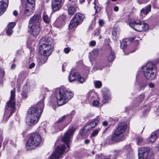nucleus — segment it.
<instances>
[{
    "label": "nucleus",
    "mask_w": 159,
    "mask_h": 159,
    "mask_svg": "<svg viewBox=\"0 0 159 159\" xmlns=\"http://www.w3.org/2000/svg\"><path fill=\"white\" fill-rule=\"evenodd\" d=\"M44 99L45 97H43L36 105L28 109L26 122L29 125L32 126L38 122L44 108Z\"/></svg>",
    "instance_id": "obj_1"
},
{
    "label": "nucleus",
    "mask_w": 159,
    "mask_h": 159,
    "mask_svg": "<svg viewBox=\"0 0 159 159\" xmlns=\"http://www.w3.org/2000/svg\"><path fill=\"white\" fill-rule=\"evenodd\" d=\"M54 93L57 103L59 106L63 105L67 103L74 95L70 89L64 87L56 89Z\"/></svg>",
    "instance_id": "obj_2"
},
{
    "label": "nucleus",
    "mask_w": 159,
    "mask_h": 159,
    "mask_svg": "<svg viewBox=\"0 0 159 159\" xmlns=\"http://www.w3.org/2000/svg\"><path fill=\"white\" fill-rule=\"evenodd\" d=\"M39 53L44 56H49L52 52L54 42L50 37L44 38L39 41Z\"/></svg>",
    "instance_id": "obj_3"
},
{
    "label": "nucleus",
    "mask_w": 159,
    "mask_h": 159,
    "mask_svg": "<svg viewBox=\"0 0 159 159\" xmlns=\"http://www.w3.org/2000/svg\"><path fill=\"white\" fill-rule=\"evenodd\" d=\"M15 88H14L13 90L11 91L10 100L7 102L6 106V110L3 118V120L5 121H7L8 120L15 111L14 110L15 108Z\"/></svg>",
    "instance_id": "obj_4"
},
{
    "label": "nucleus",
    "mask_w": 159,
    "mask_h": 159,
    "mask_svg": "<svg viewBox=\"0 0 159 159\" xmlns=\"http://www.w3.org/2000/svg\"><path fill=\"white\" fill-rule=\"evenodd\" d=\"M127 127L126 122L120 123L114 134L111 137V140L113 141L119 142L122 141L125 139L123 133L125 131Z\"/></svg>",
    "instance_id": "obj_5"
},
{
    "label": "nucleus",
    "mask_w": 159,
    "mask_h": 159,
    "mask_svg": "<svg viewBox=\"0 0 159 159\" xmlns=\"http://www.w3.org/2000/svg\"><path fill=\"white\" fill-rule=\"evenodd\" d=\"M157 68L155 65L151 62H148L142 67L144 75L147 79L153 80L156 76Z\"/></svg>",
    "instance_id": "obj_6"
},
{
    "label": "nucleus",
    "mask_w": 159,
    "mask_h": 159,
    "mask_svg": "<svg viewBox=\"0 0 159 159\" xmlns=\"http://www.w3.org/2000/svg\"><path fill=\"white\" fill-rule=\"evenodd\" d=\"M41 142V137L38 133L32 134L30 135L26 144L28 150L34 149Z\"/></svg>",
    "instance_id": "obj_7"
},
{
    "label": "nucleus",
    "mask_w": 159,
    "mask_h": 159,
    "mask_svg": "<svg viewBox=\"0 0 159 159\" xmlns=\"http://www.w3.org/2000/svg\"><path fill=\"white\" fill-rule=\"evenodd\" d=\"M129 25L134 30L139 32L146 31L149 28V25L144 21L139 19L131 21Z\"/></svg>",
    "instance_id": "obj_8"
},
{
    "label": "nucleus",
    "mask_w": 159,
    "mask_h": 159,
    "mask_svg": "<svg viewBox=\"0 0 159 159\" xmlns=\"http://www.w3.org/2000/svg\"><path fill=\"white\" fill-rule=\"evenodd\" d=\"M22 4L24 8V15L29 16L33 12L35 9L34 0H21Z\"/></svg>",
    "instance_id": "obj_9"
},
{
    "label": "nucleus",
    "mask_w": 159,
    "mask_h": 159,
    "mask_svg": "<svg viewBox=\"0 0 159 159\" xmlns=\"http://www.w3.org/2000/svg\"><path fill=\"white\" fill-rule=\"evenodd\" d=\"M84 15L80 13H77L70 20L69 25L70 29L75 28L81 23L84 18Z\"/></svg>",
    "instance_id": "obj_10"
},
{
    "label": "nucleus",
    "mask_w": 159,
    "mask_h": 159,
    "mask_svg": "<svg viewBox=\"0 0 159 159\" xmlns=\"http://www.w3.org/2000/svg\"><path fill=\"white\" fill-rule=\"evenodd\" d=\"M66 146L64 144L60 145L56 148L55 151L49 157L48 159H61Z\"/></svg>",
    "instance_id": "obj_11"
},
{
    "label": "nucleus",
    "mask_w": 159,
    "mask_h": 159,
    "mask_svg": "<svg viewBox=\"0 0 159 159\" xmlns=\"http://www.w3.org/2000/svg\"><path fill=\"white\" fill-rule=\"evenodd\" d=\"M74 69H72L68 77L70 82H72L75 80H77L80 83H82L85 81V79L81 77L78 73L75 72Z\"/></svg>",
    "instance_id": "obj_12"
},
{
    "label": "nucleus",
    "mask_w": 159,
    "mask_h": 159,
    "mask_svg": "<svg viewBox=\"0 0 159 159\" xmlns=\"http://www.w3.org/2000/svg\"><path fill=\"white\" fill-rule=\"evenodd\" d=\"M75 131V129L72 127L69 129L65 133L64 136L62 138V141L64 143L66 144L68 148H69V143Z\"/></svg>",
    "instance_id": "obj_13"
},
{
    "label": "nucleus",
    "mask_w": 159,
    "mask_h": 159,
    "mask_svg": "<svg viewBox=\"0 0 159 159\" xmlns=\"http://www.w3.org/2000/svg\"><path fill=\"white\" fill-rule=\"evenodd\" d=\"M76 0H70L68 2V12L70 15H73L78 9L76 4Z\"/></svg>",
    "instance_id": "obj_14"
},
{
    "label": "nucleus",
    "mask_w": 159,
    "mask_h": 159,
    "mask_svg": "<svg viewBox=\"0 0 159 159\" xmlns=\"http://www.w3.org/2000/svg\"><path fill=\"white\" fill-rule=\"evenodd\" d=\"M149 152V148L142 147L139 148L138 152L139 159H147Z\"/></svg>",
    "instance_id": "obj_15"
},
{
    "label": "nucleus",
    "mask_w": 159,
    "mask_h": 159,
    "mask_svg": "<svg viewBox=\"0 0 159 159\" xmlns=\"http://www.w3.org/2000/svg\"><path fill=\"white\" fill-rule=\"evenodd\" d=\"M41 27L40 25H31L29 30L30 34L34 36H37L41 31Z\"/></svg>",
    "instance_id": "obj_16"
},
{
    "label": "nucleus",
    "mask_w": 159,
    "mask_h": 159,
    "mask_svg": "<svg viewBox=\"0 0 159 159\" xmlns=\"http://www.w3.org/2000/svg\"><path fill=\"white\" fill-rule=\"evenodd\" d=\"M41 17L40 15L36 14L32 17L29 21V25H40V22Z\"/></svg>",
    "instance_id": "obj_17"
},
{
    "label": "nucleus",
    "mask_w": 159,
    "mask_h": 159,
    "mask_svg": "<svg viewBox=\"0 0 159 159\" xmlns=\"http://www.w3.org/2000/svg\"><path fill=\"white\" fill-rule=\"evenodd\" d=\"M62 4V0H52V10L54 12L60 10Z\"/></svg>",
    "instance_id": "obj_18"
},
{
    "label": "nucleus",
    "mask_w": 159,
    "mask_h": 159,
    "mask_svg": "<svg viewBox=\"0 0 159 159\" xmlns=\"http://www.w3.org/2000/svg\"><path fill=\"white\" fill-rule=\"evenodd\" d=\"M102 91L103 98L102 102L104 104L106 103L110 99V96L109 93V90L107 88H105L102 89Z\"/></svg>",
    "instance_id": "obj_19"
},
{
    "label": "nucleus",
    "mask_w": 159,
    "mask_h": 159,
    "mask_svg": "<svg viewBox=\"0 0 159 159\" xmlns=\"http://www.w3.org/2000/svg\"><path fill=\"white\" fill-rule=\"evenodd\" d=\"M97 97V93L92 90H90L86 95L87 101L91 102L93 100H95Z\"/></svg>",
    "instance_id": "obj_20"
},
{
    "label": "nucleus",
    "mask_w": 159,
    "mask_h": 159,
    "mask_svg": "<svg viewBox=\"0 0 159 159\" xmlns=\"http://www.w3.org/2000/svg\"><path fill=\"white\" fill-rule=\"evenodd\" d=\"M8 0H2L0 2V16L6 11L8 5Z\"/></svg>",
    "instance_id": "obj_21"
},
{
    "label": "nucleus",
    "mask_w": 159,
    "mask_h": 159,
    "mask_svg": "<svg viewBox=\"0 0 159 159\" xmlns=\"http://www.w3.org/2000/svg\"><path fill=\"white\" fill-rule=\"evenodd\" d=\"M99 50L98 49H95L89 53V57L90 61L91 62L95 60L98 56Z\"/></svg>",
    "instance_id": "obj_22"
},
{
    "label": "nucleus",
    "mask_w": 159,
    "mask_h": 159,
    "mask_svg": "<svg viewBox=\"0 0 159 159\" xmlns=\"http://www.w3.org/2000/svg\"><path fill=\"white\" fill-rule=\"evenodd\" d=\"M159 134V129L151 134L150 137L148 139V143H153L157 138V134Z\"/></svg>",
    "instance_id": "obj_23"
},
{
    "label": "nucleus",
    "mask_w": 159,
    "mask_h": 159,
    "mask_svg": "<svg viewBox=\"0 0 159 159\" xmlns=\"http://www.w3.org/2000/svg\"><path fill=\"white\" fill-rule=\"evenodd\" d=\"M117 152H115L113 155H111L108 157H104L102 155H96L95 159H115L117 156Z\"/></svg>",
    "instance_id": "obj_24"
},
{
    "label": "nucleus",
    "mask_w": 159,
    "mask_h": 159,
    "mask_svg": "<svg viewBox=\"0 0 159 159\" xmlns=\"http://www.w3.org/2000/svg\"><path fill=\"white\" fill-rule=\"evenodd\" d=\"M72 118L71 115V114L67 115L64 116L60 118L58 121L56 123H59L60 122L62 121L65 120H66L69 121H70Z\"/></svg>",
    "instance_id": "obj_25"
},
{
    "label": "nucleus",
    "mask_w": 159,
    "mask_h": 159,
    "mask_svg": "<svg viewBox=\"0 0 159 159\" xmlns=\"http://www.w3.org/2000/svg\"><path fill=\"white\" fill-rule=\"evenodd\" d=\"M151 5H149L145 7L141 10V14L144 15H147L151 10Z\"/></svg>",
    "instance_id": "obj_26"
},
{
    "label": "nucleus",
    "mask_w": 159,
    "mask_h": 159,
    "mask_svg": "<svg viewBox=\"0 0 159 159\" xmlns=\"http://www.w3.org/2000/svg\"><path fill=\"white\" fill-rule=\"evenodd\" d=\"M135 85L136 86L137 85L139 86L140 90H143L147 85V82L146 80L143 81H141L138 84L137 83H136Z\"/></svg>",
    "instance_id": "obj_27"
},
{
    "label": "nucleus",
    "mask_w": 159,
    "mask_h": 159,
    "mask_svg": "<svg viewBox=\"0 0 159 159\" xmlns=\"http://www.w3.org/2000/svg\"><path fill=\"white\" fill-rule=\"evenodd\" d=\"M28 89L26 85H25L22 91L21 95L22 98H26L28 97Z\"/></svg>",
    "instance_id": "obj_28"
},
{
    "label": "nucleus",
    "mask_w": 159,
    "mask_h": 159,
    "mask_svg": "<svg viewBox=\"0 0 159 159\" xmlns=\"http://www.w3.org/2000/svg\"><path fill=\"white\" fill-rule=\"evenodd\" d=\"M112 38L114 41H116L118 38L119 33L116 29H114L112 31Z\"/></svg>",
    "instance_id": "obj_29"
},
{
    "label": "nucleus",
    "mask_w": 159,
    "mask_h": 159,
    "mask_svg": "<svg viewBox=\"0 0 159 159\" xmlns=\"http://www.w3.org/2000/svg\"><path fill=\"white\" fill-rule=\"evenodd\" d=\"M144 98V94H141L139 95L138 98L134 101V103L138 104L139 103L142 102Z\"/></svg>",
    "instance_id": "obj_30"
},
{
    "label": "nucleus",
    "mask_w": 159,
    "mask_h": 159,
    "mask_svg": "<svg viewBox=\"0 0 159 159\" xmlns=\"http://www.w3.org/2000/svg\"><path fill=\"white\" fill-rule=\"evenodd\" d=\"M65 127V126H63L59 124V123H55V128L56 132L62 130Z\"/></svg>",
    "instance_id": "obj_31"
},
{
    "label": "nucleus",
    "mask_w": 159,
    "mask_h": 159,
    "mask_svg": "<svg viewBox=\"0 0 159 159\" xmlns=\"http://www.w3.org/2000/svg\"><path fill=\"white\" fill-rule=\"evenodd\" d=\"M62 21L61 20H57L53 24V25L57 28H60L62 26Z\"/></svg>",
    "instance_id": "obj_32"
},
{
    "label": "nucleus",
    "mask_w": 159,
    "mask_h": 159,
    "mask_svg": "<svg viewBox=\"0 0 159 159\" xmlns=\"http://www.w3.org/2000/svg\"><path fill=\"white\" fill-rule=\"evenodd\" d=\"M99 122V120L97 119H93L91 121L89 122L93 128L97 126Z\"/></svg>",
    "instance_id": "obj_33"
},
{
    "label": "nucleus",
    "mask_w": 159,
    "mask_h": 159,
    "mask_svg": "<svg viewBox=\"0 0 159 159\" xmlns=\"http://www.w3.org/2000/svg\"><path fill=\"white\" fill-rule=\"evenodd\" d=\"M115 58V53L114 52L112 51L110 53L109 56L108 58V59L109 61H113Z\"/></svg>",
    "instance_id": "obj_34"
},
{
    "label": "nucleus",
    "mask_w": 159,
    "mask_h": 159,
    "mask_svg": "<svg viewBox=\"0 0 159 159\" xmlns=\"http://www.w3.org/2000/svg\"><path fill=\"white\" fill-rule=\"evenodd\" d=\"M80 134L83 137H85L88 135L87 131L84 129V128L80 130Z\"/></svg>",
    "instance_id": "obj_35"
},
{
    "label": "nucleus",
    "mask_w": 159,
    "mask_h": 159,
    "mask_svg": "<svg viewBox=\"0 0 159 159\" xmlns=\"http://www.w3.org/2000/svg\"><path fill=\"white\" fill-rule=\"evenodd\" d=\"M94 84L95 87L96 88H99L102 86V84L101 81H94Z\"/></svg>",
    "instance_id": "obj_36"
},
{
    "label": "nucleus",
    "mask_w": 159,
    "mask_h": 159,
    "mask_svg": "<svg viewBox=\"0 0 159 159\" xmlns=\"http://www.w3.org/2000/svg\"><path fill=\"white\" fill-rule=\"evenodd\" d=\"M43 19L44 21L46 23H48L50 21V18L45 14H43Z\"/></svg>",
    "instance_id": "obj_37"
},
{
    "label": "nucleus",
    "mask_w": 159,
    "mask_h": 159,
    "mask_svg": "<svg viewBox=\"0 0 159 159\" xmlns=\"http://www.w3.org/2000/svg\"><path fill=\"white\" fill-rule=\"evenodd\" d=\"M100 129L99 128H98L95 129L92 133L91 135V136L93 137L97 135L98 134L99 132L100 131Z\"/></svg>",
    "instance_id": "obj_38"
},
{
    "label": "nucleus",
    "mask_w": 159,
    "mask_h": 159,
    "mask_svg": "<svg viewBox=\"0 0 159 159\" xmlns=\"http://www.w3.org/2000/svg\"><path fill=\"white\" fill-rule=\"evenodd\" d=\"M84 129L87 131L93 128L91 126L90 123L89 122L84 127Z\"/></svg>",
    "instance_id": "obj_39"
},
{
    "label": "nucleus",
    "mask_w": 159,
    "mask_h": 159,
    "mask_svg": "<svg viewBox=\"0 0 159 159\" xmlns=\"http://www.w3.org/2000/svg\"><path fill=\"white\" fill-rule=\"evenodd\" d=\"M120 48L124 49L127 46V43L126 41H123V42H120Z\"/></svg>",
    "instance_id": "obj_40"
},
{
    "label": "nucleus",
    "mask_w": 159,
    "mask_h": 159,
    "mask_svg": "<svg viewBox=\"0 0 159 159\" xmlns=\"http://www.w3.org/2000/svg\"><path fill=\"white\" fill-rule=\"evenodd\" d=\"M16 23L15 22H11L7 26V28L9 29H12L15 26Z\"/></svg>",
    "instance_id": "obj_41"
},
{
    "label": "nucleus",
    "mask_w": 159,
    "mask_h": 159,
    "mask_svg": "<svg viewBox=\"0 0 159 159\" xmlns=\"http://www.w3.org/2000/svg\"><path fill=\"white\" fill-rule=\"evenodd\" d=\"M137 144L140 145L143 143V139L141 137H138L136 139Z\"/></svg>",
    "instance_id": "obj_42"
},
{
    "label": "nucleus",
    "mask_w": 159,
    "mask_h": 159,
    "mask_svg": "<svg viewBox=\"0 0 159 159\" xmlns=\"http://www.w3.org/2000/svg\"><path fill=\"white\" fill-rule=\"evenodd\" d=\"M92 102H93V105L94 106L97 107H99L100 103L98 101L94 100Z\"/></svg>",
    "instance_id": "obj_43"
},
{
    "label": "nucleus",
    "mask_w": 159,
    "mask_h": 159,
    "mask_svg": "<svg viewBox=\"0 0 159 159\" xmlns=\"http://www.w3.org/2000/svg\"><path fill=\"white\" fill-rule=\"evenodd\" d=\"M13 32V30L12 29H9L7 28L6 31V33L7 35L10 36L11 35Z\"/></svg>",
    "instance_id": "obj_44"
},
{
    "label": "nucleus",
    "mask_w": 159,
    "mask_h": 159,
    "mask_svg": "<svg viewBox=\"0 0 159 159\" xmlns=\"http://www.w3.org/2000/svg\"><path fill=\"white\" fill-rule=\"evenodd\" d=\"M97 3V2L96 1H95L94 2V4L95 5V6L94 7V8L95 10V12L96 13L97 12H98L100 11V8L98 7V6H96V4Z\"/></svg>",
    "instance_id": "obj_45"
},
{
    "label": "nucleus",
    "mask_w": 159,
    "mask_h": 159,
    "mask_svg": "<svg viewBox=\"0 0 159 159\" xmlns=\"http://www.w3.org/2000/svg\"><path fill=\"white\" fill-rule=\"evenodd\" d=\"M71 49L70 47L65 48L64 50V52L66 54H68L70 51Z\"/></svg>",
    "instance_id": "obj_46"
},
{
    "label": "nucleus",
    "mask_w": 159,
    "mask_h": 159,
    "mask_svg": "<svg viewBox=\"0 0 159 159\" xmlns=\"http://www.w3.org/2000/svg\"><path fill=\"white\" fill-rule=\"evenodd\" d=\"M96 44L95 41L94 40L91 41L89 43V45L90 46L94 47Z\"/></svg>",
    "instance_id": "obj_47"
},
{
    "label": "nucleus",
    "mask_w": 159,
    "mask_h": 159,
    "mask_svg": "<svg viewBox=\"0 0 159 159\" xmlns=\"http://www.w3.org/2000/svg\"><path fill=\"white\" fill-rule=\"evenodd\" d=\"M125 111L127 113H129L131 111H132V110L131 109L130 107H128L126 108Z\"/></svg>",
    "instance_id": "obj_48"
},
{
    "label": "nucleus",
    "mask_w": 159,
    "mask_h": 159,
    "mask_svg": "<svg viewBox=\"0 0 159 159\" xmlns=\"http://www.w3.org/2000/svg\"><path fill=\"white\" fill-rule=\"evenodd\" d=\"M104 24V22L103 20H99V25L100 26H102Z\"/></svg>",
    "instance_id": "obj_49"
},
{
    "label": "nucleus",
    "mask_w": 159,
    "mask_h": 159,
    "mask_svg": "<svg viewBox=\"0 0 159 159\" xmlns=\"http://www.w3.org/2000/svg\"><path fill=\"white\" fill-rule=\"evenodd\" d=\"M35 66V64L34 63H32L30 65L29 68L30 69H31L33 68Z\"/></svg>",
    "instance_id": "obj_50"
},
{
    "label": "nucleus",
    "mask_w": 159,
    "mask_h": 159,
    "mask_svg": "<svg viewBox=\"0 0 159 159\" xmlns=\"http://www.w3.org/2000/svg\"><path fill=\"white\" fill-rule=\"evenodd\" d=\"M148 86L150 88H153L154 87V85L153 83H150L148 84Z\"/></svg>",
    "instance_id": "obj_51"
},
{
    "label": "nucleus",
    "mask_w": 159,
    "mask_h": 159,
    "mask_svg": "<svg viewBox=\"0 0 159 159\" xmlns=\"http://www.w3.org/2000/svg\"><path fill=\"white\" fill-rule=\"evenodd\" d=\"M104 68V67L103 66H98L96 68V70H102L103 69V68Z\"/></svg>",
    "instance_id": "obj_52"
},
{
    "label": "nucleus",
    "mask_w": 159,
    "mask_h": 159,
    "mask_svg": "<svg viewBox=\"0 0 159 159\" xmlns=\"http://www.w3.org/2000/svg\"><path fill=\"white\" fill-rule=\"evenodd\" d=\"M125 148H128V150L129 151L130 150H131V146H130V145L129 144V145H127L126 146H125Z\"/></svg>",
    "instance_id": "obj_53"
},
{
    "label": "nucleus",
    "mask_w": 159,
    "mask_h": 159,
    "mask_svg": "<svg viewBox=\"0 0 159 159\" xmlns=\"http://www.w3.org/2000/svg\"><path fill=\"white\" fill-rule=\"evenodd\" d=\"M114 10L115 11H118L119 7L117 6H115L113 8Z\"/></svg>",
    "instance_id": "obj_54"
},
{
    "label": "nucleus",
    "mask_w": 159,
    "mask_h": 159,
    "mask_svg": "<svg viewBox=\"0 0 159 159\" xmlns=\"http://www.w3.org/2000/svg\"><path fill=\"white\" fill-rule=\"evenodd\" d=\"M0 73L3 75L5 73L4 71L2 69H1L0 68Z\"/></svg>",
    "instance_id": "obj_55"
},
{
    "label": "nucleus",
    "mask_w": 159,
    "mask_h": 159,
    "mask_svg": "<svg viewBox=\"0 0 159 159\" xmlns=\"http://www.w3.org/2000/svg\"><path fill=\"white\" fill-rule=\"evenodd\" d=\"M13 14L15 16H16L18 14V12L17 11L15 10L13 12Z\"/></svg>",
    "instance_id": "obj_56"
},
{
    "label": "nucleus",
    "mask_w": 159,
    "mask_h": 159,
    "mask_svg": "<svg viewBox=\"0 0 159 159\" xmlns=\"http://www.w3.org/2000/svg\"><path fill=\"white\" fill-rule=\"evenodd\" d=\"M16 67V65L14 64H13L11 66V69H14Z\"/></svg>",
    "instance_id": "obj_57"
},
{
    "label": "nucleus",
    "mask_w": 159,
    "mask_h": 159,
    "mask_svg": "<svg viewBox=\"0 0 159 159\" xmlns=\"http://www.w3.org/2000/svg\"><path fill=\"white\" fill-rule=\"evenodd\" d=\"M22 74H25V78L27 76V74H26L25 72H24V71H22L21 73L20 74V75H21Z\"/></svg>",
    "instance_id": "obj_58"
},
{
    "label": "nucleus",
    "mask_w": 159,
    "mask_h": 159,
    "mask_svg": "<svg viewBox=\"0 0 159 159\" xmlns=\"http://www.w3.org/2000/svg\"><path fill=\"white\" fill-rule=\"evenodd\" d=\"M102 124L103 125L106 126L107 125V123L106 121H104L103 122Z\"/></svg>",
    "instance_id": "obj_59"
},
{
    "label": "nucleus",
    "mask_w": 159,
    "mask_h": 159,
    "mask_svg": "<svg viewBox=\"0 0 159 159\" xmlns=\"http://www.w3.org/2000/svg\"><path fill=\"white\" fill-rule=\"evenodd\" d=\"M89 140L88 139H86L84 141V143L86 144H88L89 143Z\"/></svg>",
    "instance_id": "obj_60"
},
{
    "label": "nucleus",
    "mask_w": 159,
    "mask_h": 159,
    "mask_svg": "<svg viewBox=\"0 0 159 159\" xmlns=\"http://www.w3.org/2000/svg\"><path fill=\"white\" fill-rule=\"evenodd\" d=\"M84 0H80V3H83L84 2Z\"/></svg>",
    "instance_id": "obj_61"
},
{
    "label": "nucleus",
    "mask_w": 159,
    "mask_h": 159,
    "mask_svg": "<svg viewBox=\"0 0 159 159\" xmlns=\"http://www.w3.org/2000/svg\"><path fill=\"white\" fill-rule=\"evenodd\" d=\"M65 65V64H63V65H62V71L63 72L64 71V68H63V66H64Z\"/></svg>",
    "instance_id": "obj_62"
},
{
    "label": "nucleus",
    "mask_w": 159,
    "mask_h": 159,
    "mask_svg": "<svg viewBox=\"0 0 159 159\" xmlns=\"http://www.w3.org/2000/svg\"><path fill=\"white\" fill-rule=\"evenodd\" d=\"M134 38H131V39H130V40L131 41H133V40H134Z\"/></svg>",
    "instance_id": "obj_63"
},
{
    "label": "nucleus",
    "mask_w": 159,
    "mask_h": 159,
    "mask_svg": "<svg viewBox=\"0 0 159 159\" xmlns=\"http://www.w3.org/2000/svg\"><path fill=\"white\" fill-rule=\"evenodd\" d=\"M156 148H157L158 149V150L159 151V144H158V146L156 147Z\"/></svg>",
    "instance_id": "obj_64"
}]
</instances>
